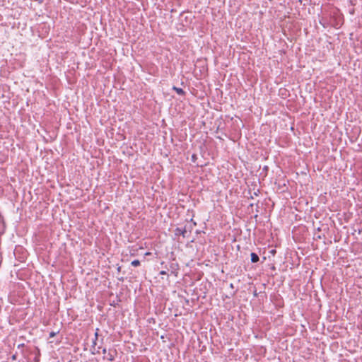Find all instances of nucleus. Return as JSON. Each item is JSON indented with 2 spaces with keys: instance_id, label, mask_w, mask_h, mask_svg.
<instances>
[{
  "instance_id": "nucleus-8",
  "label": "nucleus",
  "mask_w": 362,
  "mask_h": 362,
  "mask_svg": "<svg viewBox=\"0 0 362 362\" xmlns=\"http://www.w3.org/2000/svg\"><path fill=\"white\" fill-rule=\"evenodd\" d=\"M97 338H98V333L96 332L95 333V340L97 339Z\"/></svg>"
},
{
  "instance_id": "nucleus-7",
  "label": "nucleus",
  "mask_w": 362,
  "mask_h": 362,
  "mask_svg": "<svg viewBox=\"0 0 362 362\" xmlns=\"http://www.w3.org/2000/svg\"><path fill=\"white\" fill-rule=\"evenodd\" d=\"M54 335H55V333H54V332H51V333L49 334L50 337H54Z\"/></svg>"
},
{
  "instance_id": "nucleus-1",
  "label": "nucleus",
  "mask_w": 362,
  "mask_h": 362,
  "mask_svg": "<svg viewBox=\"0 0 362 362\" xmlns=\"http://www.w3.org/2000/svg\"><path fill=\"white\" fill-rule=\"evenodd\" d=\"M115 351L109 350L108 351L106 349H103V354H104L103 358L108 360L110 361H112L115 359Z\"/></svg>"
},
{
  "instance_id": "nucleus-3",
  "label": "nucleus",
  "mask_w": 362,
  "mask_h": 362,
  "mask_svg": "<svg viewBox=\"0 0 362 362\" xmlns=\"http://www.w3.org/2000/svg\"><path fill=\"white\" fill-rule=\"evenodd\" d=\"M187 233V230H186V229H185V228L182 229V228H177L176 229V233H175V234H176V235H182L183 237H185V233Z\"/></svg>"
},
{
  "instance_id": "nucleus-4",
  "label": "nucleus",
  "mask_w": 362,
  "mask_h": 362,
  "mask_svg": "<svg viewBox=\"0 0 362 362\" xmlns=\"http://www.w3.org/2000/svg\"><path fill=\"white\" fill-rule=\"evenodd\" d=\"M173 89L179 94V95H183L184 90L180 88L174 87Z\"/></svg>"
},
{
  "instance_id": "nucleus-9",
  "label": "nucleus",
  "mask_w": 362,
  "mask_h": 362,
  "mask_svg": "<svg viewBox=\"0 0 362 362\" xmlns=\"http://www.w3.org/2000/svg\"><path fill=\"white\" fill-rule=\"evenodd\" d=\"M96 344L95 341H93V345L95 346Z\"/></svg>"
},
{
  "instance_id": "nucleus-5",
  "label": "nucleus",
  "mask_w": 362,
  "mask_h": 362,
  "mask_svg": "<svg viewBox=\"0 0 362 362\" xmlns=\"http://www.w3.org/2000/svg\"><path fill=\"white\" fill-rule=\"evenodd\" d=\"M133 267H138L140 265V262L138 259L133 260L131 263Z\"/></svg>"
},
{
  "instance_id": "nucleus-6",
  "label": "nucleus",
  "mask_w": 362,
  "mask_h": 362,
  "mask_svg": "<svg viewBox=\"0 0 362 362\" xmlns=\"http://www.w3.org/2000/svg\"><path fill=\"white\" fill-rule=\"evenodd\" d=\"M160 274L161 275H165V274H167V272H166L165 271L163 270V271H161V272H160Z\"/></svg>"
},
{
  "instance_id": "nucleus-2",
  "label": "nucleus",
  "mask_w": 362,
  "mask_h": 362,
  "mask_svg": "<svg viewBox=\"0 0 362 362\" xmlns=\"http://www.w3.org/2000/svg\"><path fill=\"white\" fill-rule=\"evenodd\" d=\"M250 255H251V262L252 263H256L259 261V256L256 253L252 252Z\"/></svg>"
}]
</instances>
